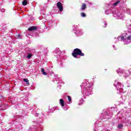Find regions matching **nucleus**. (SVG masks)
<instances>
[{"mask_svg":"<svg viewBox=\"0 0 131 131\" xmlns=\"http://www.w3.org/2000/svg\"><path fill=\"white\" fill-rule=\"evenodd\" d=\"M41 72H45V69L42 68L41 70Z\"/></svg>","mask_w":131,"mask_h":131,"instance_id":"16","label":"nucleus"},{"mask_svg":"<svg viewBox=\"0 0 131 131\" xmlns=\"http://www.w3.org/2000/svg\"><path fill=\"white\" fill-rule=\"evenodd\" d=\"M86 9V4L84 3L82 4V6L81 7V11H84Z\"/></svg>","mask_w":131,"mask_h":131,"instance_id":"3","label":"nucleus"},{"mask_svg":"<svg viewBox=\"0 0 131 131\" xmlns=\"http://www.w3.org/2000/svg\"><path fill=\"white\" fill-rule=\"evenodd\" d=\"M36 27L32 26L28 29L29 31H33L36 30Z\"/></svg>","mask_w":131,"mask_h":131,"instance_id":"4","label":"nucleus"},{"mask_svg":"<svg viewBox=\"0 0 131 131\" xmlns=\"http://www.w3.org/2000/svg\"><path fill=\"white\" fill-rule=\"evenodd\" d=\"M131 39V35H130L129 36L127 37V40H129Z\"/></svg>","mask_w":131,"mask_h":131,"instance_id":"14","label":"nucleus"},{"mask_svg":"<svg viewBox=\"0 0 131 131\" xmlns=\"http://www.w3.org/2000/svg\"><path fill=\"white\" fill-rule=\"evenodd\" d=\"M60 50H59V48H58L55 50V53H56V54L58 53H60Z\"/></svg>","mask_w":131,"mask_h":131,"instance_id":"11","label":"nucleus"},{"mask_svg":"<svg viewBox=\"0 0 131 131\" xmlns=\"http://www.w3.org/2000/svg\"><path fill=\"white\" fill-rule=\"evenodd\" d=\"M119 3H120V1H118L116 3H115L113 5L115 6H117V5L118 4H119Z\"/></svg>","mask_w":131,"mask_h":131,"instance_id":"9","label":"nucleus"},{"mask_svg":"<svg viewBox=\"0 0 131 131\" xmlns=\"http://www.w3.org/2000/svg\"><path fill=\"white\" fill-rule=\"evenodd\" d=\"M67 97L69 100V102H71V97H70V96H68Z\"/></svg>","mask_w":131,"mask_h":131,"instance_id":"12","label":"nucleus"},{"mask_svg":"<svg viewBox=\"0 0 131 131\" xmlns=\"http://www.w3.org/2000/svg\"><path fill=\"white\" fill-rule=\"evenodd\" d=\"M121 39H122V40H123V39H124V36H121Z\"/></svg>","mask_w":131,"mask_h":131,"instance_id":"18","label":"nucleus"},{"mask_svg":"<svg viewBox=\"0 0 131 131\" xmlns=\"http://www.w3.org/2000/svg\"><path fill=\"white\" fill-rule=\"evenodd\" d=\"M31 57H32V54L30 53V54H28L27 58H28V59H30V58H31Z\"/></svg>","mask_w":131,"mask_h":131,"instance_id":"10","label":"nucleus"},{"mask_svg":"<svg viewBox=\"0 0 131 131\" xmlns=\"http://www.w3.org/2000/svg\"><path fill=\"white\" fill-rule=\"evenodd\" d=\"M80 15H81V16H82V17H84V18L86 17V15L84 12H81L80 13Z\"/></svg>","mask_w":131,"mask_h":131,"instance_id":"6","label":"nucleus"},{"mask_svg":"<svg viewBox=\"0 0 131 131\" xmlns=\"http://www.w3.org/2000/svg\"><path fill=\"white\" fill-rule=\"evenodd\" d=\"M123 125H122V124H119L118 125V128H121V127H123Z\"/></svg>","mask_w":131,"mask_h":131,"instance_id":"13","label":"nucleus"},{"mask_svg":"<svg viewBox=\"0 0 131 131\" xmlns=\"http://www.w3.org/2000/svg\"><path fill=\"white\" fill-rule=\"evenodd\" d=\"M24 81L26 82L27 84H29V80H28V79H24Z\"/></svg>","mask_w":131,"mask_h":131,"instance_id":"8","label":"nucleus"},{"mask_svg":"<svg viewBox=\"0 0 131 131\" xmlns=\"http://www.w3.org/2000/svg\"><path fill=\"white\" fill-rule=\"evenodd\" d=\"M42 74L43 75H47V72H42Z\"/></svg>","mask_w":131,"mask_h":131,"instance_id":"15","label":"nucleus"},{"mask_svg":"<svg viewBox=\"0 0 131 131\" xmlns=\"http://www.w3.org/2000/svg\"><path fill=\"white\" fill-rule=\"evenodd\" d=\"M21 36L20 35H18L17 36V38H20V37Z\"/></svg>","mask_w":131,"mask_h":131,"instance_id":"17","label":"nucleus"},{"mask_svg":"<svg viewBox=\"0 0 131 131\" xmlns=\"http://www.w3.org/2000/svg\"><path fill=\"white\" fill-rule=\"evenodd\" d=\"M59 103L61 107H64V100L63 99H60Z\"/></svg>","mask_w":131,"mask_h":131,"instance_id":"5","label":"nucleus"},{"mask_svg":"<svg viewBox=\"0 0 131 131\" xmlns=\"http://www.w3.org/2000/svg\"><path fill=\"white\" fill-rule=\"evenodd\" d=\"M23 6H26L27 5V1L25 0L22 2Z\"/></svg>","mask_w":131,"mask_h":131,"instance_id":"7","label":"nucleus"},{"mask_svg":"<svg viewBox=\"0 0 131 131\" xmlns=\"http://www.w3.org/2000/svg\"><path fill=\"white\" fill-rule=\"evenodd\" d=\"M56 6L60 12H62V11H63V6L62 5L61 3L58 2L57 4H56Z\"/></svg>","mask_w":131,"mask_h":131,"instance_id":"2","label":"nucleus"},{"mask_svg":"<svg viewBox=\"0 0 131 131\" xmlns=\"http://www.w3.org/2000/svg\"><path fill=\"white\" fill-rule=\"evenodd\" d=\"M72 56L74 58H77L78 56H81V57H84V53L81 52V50L78 48L74 49L73 52L72 53Z\"/></svg>","mask_w":131,"mask_h":131,"instance_id":"1","label":"nucleus"}]
</instances>
